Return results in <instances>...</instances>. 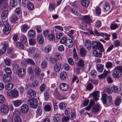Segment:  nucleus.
<instances>
[{
	"mask_svg": "<svg viewBox=\"0 0 122 122\" xmlns=\"http://www.w3.org/2000/svg\"><path fill=\"white\" fill-rule=\"evenodd\" d=\"M61 63L59 62L55 64L54 66V70L56 72H58L60 71L61 66Z\"/></svg>",
	"mask_w": 122,
	"mask_h": 122,
	"instance_id": "obj_10",
	"label": "nucleus"
},
{
	"mask_svg": "<svg viewBox=\"0 0 122 122\" xmlns=\"http://www.w3.org/2000/svg\"><path fill=\"white\" fill-rule=\"evenodd\" d=\"M41 70L40 69L39 67H36L35 69V72L37 76H39V74L41 73Z\"/></svg>",
	"mask_w": 122,
	"mask_h": 122,
	"instance_id": "obj_49",
	"label": "nucleus"
},
{
	"mask_svg": "<svg viewBox=\"0 0 122 122\" xmlns=\"http://www.w3.org/2000/svg\"><path fill=\"white\" fill-rule=\"evenodd\" d=\"M66 43V46L69 48L72 47L73 46V42L72 41L71 39L67 40Z\"/></svg>",
	"mask_w": 122,
	"mask_h": 122,
	"instance_id": "obj_20",
	"label": "nucleus"
},
{
	"mask_svg": "<svg viewBox=\"0 0 122 122\" xmlns=\"http://www.w3.org/2000/svg\"><path fill=\"white\" fill-rule=\"evenodd\" d=\"M27 96L29 98L34 97L36 95V93L35 91L32 90H30L27 92Z\"/></svg>",
	"mask_w": 122,
	"mask_h": 122,
	"instance_id": "obj_5",
	"label": "nucleus"
},
{
	"mask_svg": "<svg viewBox=\"0 0 122 122\" xmlns=\"http://www.w3.org/2000/svg\"><path fill=\"white\" fill-rule=\"evenodd\" d=\"M11 30L10 27H4L3 30V32L5 34H7L10 32Z\"/></svg>",
	"mask_w": 122,
	"mask_h": 122,
	"instance_id": "obj_24",
	"label": "nucleus"
},
{
	"mask_svg": "<svg viewBox=\"0 0 122 122\" xmlns=\"http://www.w3.org/2000/svg\"><path fill=\"white\" fill-rule=\"evenodd\" d=\"M85 46L87 50H90L91 49V44L89 40H87L86 41Z\"/></svg>",
	"mask_w": 122,
	"mask_h": 122,
	"instance_id": "obj_15",
	"label": "nucleus"
},
{
	"mask_svg": "<svg viewBox=\"0 0 122 122\" xmlns=\"http://www.w3.org/2000/svg\"><path fill=\"white\" fill-rule=\"evenodd\" d=\"M12 96L14 97H16L18 96L19 93L17 90L13 89L11 91Z\"/></svg>",
	"mask_w": 122,
	"mask_h": 122,
	"instance_id": "obj_23",
	"label": "nucleus"
},
{
	"mask_svg": "<svg viewBox=\"0 0 122 122\" xmlns=\"http://www.w3.org/2000/svg\"><path fill=\"white\" fill-rule=\"evenodd\" d=\"M115 70L112 74L113 76L115 78H118L121 75V72L122 73V67L118 66L115 68Z\"/></svg>",
	"mask_w": 122,
	"mask_h": 122,
	"instance_id": "obj_1",
	"label": "nucleus"
},
{
	"mask_svg": "<svg viewBox=\"0 0 122 122\" xmlns=\"http://www.w3.org/2000/svg\"><path fill=\"white\" fill-rule=\"evenodd\" d=\"M1 44L2 47L0 49V56L6 52V48L8 46V44L7 42L1 43Z\"/></svg>",
	"mask_w": 122,
	"mask_h": 122,
	"instance_id": "obj_3",
	"label": "nucleus"
},
{
	"mask_svg": "<svg viewBox=\"0 0 122 122\" xmlns=\"http://www.w3.org/2000/svg\"><path fill=\"white\" fill-rule=\"evenodd\" d=\"M118 27V26L116 24L112 23L111 24L110 28L111 30H115Z\"/></svg>",
	"mask_w": 122,
	"mask_h": 122,
	"instance_id": "obj_52",
	"label": "nucleus"
},
{
	"mask_svg": "<svg viewBox=\"0 0 122 122\" xmlns=\"http://www.w3.org/2000/svg\"><path fill=\"white\" fill-rule=\"evenodd\" d=\"M27 7L28 9L29 10H32L34 8V5L31 2H29L27 3Z\"/></svg>",
	"mask_w": 122,
	"mask_h": 122,
	"instance_id": "obj_37",
	"label": "nucleus"
},
{
	"mask_svg": "<svg viewBox=\"0 0 122 122\" xmlns=\"http://www.w3.org/2000/svg\"><path fill=\"white\" fill-rule=\"evenodd\" d=\"M75 32V31L73 30H71L69 31V32L68 33L67 35L71 38H73V34Z\"/></svg>",
	"mask_w": 122,
	"mask_h": 122,
	"instance_id": "obj_45",
	"label": "nucleus"
},
{
	"mask_svg": "<svg viewBox=\"0 0 122 122\" xmlns=\"http://www.w3.org/2000/svg\"><path fill=\"white\" fill-rule=\"evenodd\" d=\"M83 20L84 22L86 23L89 24L91 23L92 22V20L89 15H86L83 16Z\"/></svg>",
	"mask_w": 122,
	"mask_h": 122,
	"instance_id": "obj_9",
	"label": "nucleus"
},
{
	"mask_svg": "<svg viewBox=\"0 0 122 122\" xmlns=\"http://www.w3.org/2000/svg\"><path fill=\"white\" fill-rule=\"evenodd\" d=\"M17 2L16 0H10V6L14 7L16 5Z\"/></svg>",
	"mask_w": 122,
	"mask_h": 122,
	"instance_id": "obj_34",
	"label": "nucleus"
},
{
	"mask_svg": "<svg viewBox=\"0 0 122 122\" xmlns=\"http://www.w3.org/2000/svg\"><path fill=\"white\" fill-rule=\"evenodd\" d=\"M99 92L98 91H96L92 93L94 99L96 101H97L99 97Z\"/></svg>",
	"mask_w": 122,
	"mask_h": 122,
	"instance_id": "obj_13",
	"label": "nucleus"
},
{
	"mask_svg": "<svg viewBox=\"0 0 122 122\" xmlns=\"http://www.w3.org/2000/svg\"><path fill=\"white\" fill-rule=\"evenodd\" d=\"M44 109L46 111L49 112L51 110V107L50 105H46L44 106Z\"/></svg>",
	"mask_w": 122,
	"mask_h": 122,
	"instance_id": "obj_61",
	"label": "nucleus"
},
{
	"mask_svg": "<svg viewBox=\"0 0 122 122\" xmlns=\"http://www.w3.org/2000/svg\"><path fill=\"white\" fill-rule=\"evenodd\" d=\"M67 73L64 71L61 72L60 75V78L62 80H65L67 76Z\"/></svg>",
	"mask_w": 122,
	"mask_h": 122,
	"instance_id": "obj_17",
	"label": "nucleus"
},
{
	"mask_svg": "<svg viewBox=\"0 0 122 122\" xmlns=\"http://www.w3.org/2000/svg\"><path fill=\"white\" fill-rule=\"evenodd\" d=\"M18 75L20 77H22L25 75V70L23 68H20L18 71Z\"/></svg>",
	"mask_w": 122,
	"mask_h": 122,
	"instance_id": "obj_11",
	"label": "nucleus"
},
{
	"mask_svg": "<svg viewBox=\"0 0 122 122\" xmlns=\"http://www.w3.org/2000/svg\"><path fill=\"white\" fill-rule=\"evenodd\" d=\"M18 18L16 15H12L10 18L11 21L12 23H14L18 20Z\"/></svg>",
	"mask_w": 122,
	"mask_h": 122,
	"instance_id": "obj_30",
	"label": "nucleus"
},
{
	"mask_svg": "<svg viewBox=\"0 0 122 122\" xmlns=\"http://www.w3.org/2000/svg\"><path fill=\"white\" fill-rule=\"evenodd\" d=\"M13 72L15 73H16L18 71L19 66L18 64H15L13 65Z\"/></svg>",
	"mask_w": 122,
	"mask_h": 122,
	"instance_id": "obj_35",
	"label": "nucleus"
},
{
	"mask_svg": "<svg viewBox=\"0 0 122 122\" xmlns=\"http://www.w3.org/2000/svg\"><path fill=\"white\" fill-rule=\"evenodd\" d=\"M61 119L60 115L56 113L55 114L53 117V121L54 122H59Z\"/></svg>",
	"mask_w": 122,
	"mask_h": 122,
	"instance_id": "obj_14",
	"label": "nucleus"
},
{
	"mask_svg": "<svg viewBox=\"0 0 122 122\" xmlns=\"http://www.w3.org/2000/svg\"><path fill=\"white\" fill-rule=\"evenodd\" d=\"M103 65L100 64H98L97 65V71L100 72H102L103 70Z\"/></svg>",
	"mask_w": 122,
	"mask_h": 122,
	"instance_id": "obj_32",
	"label": "nucleus"
},
{
	"mask_svg": "<svg viewBox=\"0 0 122 122\" xmlns=\"http://www.w3.org/2000/svg\"><path fill=\"white\" fill-rule=\"evenodd\" d=\"M14 85L12 83H9L6 85L5 88L6 90H9L11 89L13 87Z\"/></svg>",
	"mask_w": 122,
	"mask_h": 122,
	"instance_id": "obj_29",
	"label": "nucleus"
},
{
	"mask_svg": "<svg viewBox=\"0 0 122 122\" xmlns=\"http://www.w3.org/2000/svg\"><path fill=\"white\" fill-rule=\"evenodd\" d=\"M107 97V95L105 94H103L102 95L101 99L102 102L104 104H106V103Z\"/></svg>",
	"mask_w": 122,
	"mask_h": 122,
	"instance_id": "obj_27",
	"label": "nucleus"
},
{
	"mask_svg": "<svg viewBox=\"0 0 122 122\" xmlns=\"http://www.w3.org/2000/svg\"><path fill=\"white\" fill-rule=\"evenodd\" d=\"M66 41L67 40L66 37H63L60 40V42L61 44H63L66 43Z\"/></svg>",
	"mask_w": 122,
	"mask_h": 122,
	"instance_id": "obj_63",
	"label": "nucleus"
},
{
	"mask_svg": "<svg viewBox=\"0 0 122 122\" xmlns=\"http://www.w3.org/2000/svg\"><path fill=\"white\" fill-rule=\"evenodd\" d=\"M3 79L4 81L6 83L9 81L11 78L7 74H5L3 75Z\"/></svg>",
	"mask_w": 122,
	"mask_h": 122,
	"instance_id": "obj_18",
	"label": "nucleus"
},
{
	"mask_svg": "<svg viewBox=\"0 0 122 122\" xmlns=\"http://www.w3.org/2000/svg\"><path fill=\"white\" fill-rule=\"evenodd\" d=\"M36 43V40L34 38H31L29 40V43L30 45L33 46Z\"/></svg>",
	"mask_w": 122,
	"mask_h": 122,
	"instance_id": "obj_43",
	"label": "nucleus"
},
{
	"mask_svg": "<svg viewBox=\"0 0 122 122\" xmlns=\"http://www.w3.org/2000/svg\"><path fill=\"white\" fill-rule=\"evenodd\" d=\"M29 109V107L26 104L22 105L20 107V111L22 113H26L27 112Z\"/></svg>",
	"mask_w": 122,
	"mask_h": 122,
	"instance_id": "obj_7",
	"label": "nucleus"
},
{
	"mask_svg": "<svg viewBox=\"0 0 122 122\" xmlns=\"http://www.w3.org/2000/svg\"><path fill=\"white\" fill-rule=\"evenodd\" d=\"M90 73L91 76L93 77H95L97 75V72L94 70H92Z\"/></svg>",
	"mask_w": 122,
	"mask_h": 122,
	"instance_id": "obj_60",
	"label": "nucleus"
},
{
	"mask_svg": "<svg viewBox=\"0 0 122 122\" xmlns=\"http://www.w3.org/2000/svg\"><path fill=\"white\" fill-rule=\"evenodd\" d=\"M73 52L74 53L73 57L75 60H77L78 56L77 55V52L75 48H74L73 49Z\"/></svg>",
	"mask_w": 122,
	"mask_h": 122,
	"instance_id": "obj_56",
	"label": "nucleus"
},
{
	"mask_svg": "<svg viewBox=\"0 0 122 122\" xmlns=\"http://www.w3.org/2000/svg\"><path fill=\"white\" fill-rule=\"evenodd\" d=\"M26 62L27 64H29L32 66H34L35 63L34 61L31 59L29 58L26 60Z\"/></svg>",
	"mask_w": 122,
	"mask_h": 122,
	"instance_id": "obj_44",
	"label": "nucleus"
},
{
	"mask_svg": "<svg viewBox=\"0 0 122 122\" xmlns=\"http://www.w3.org/2000/svg\"><path fill=\"white\" fill-rule=\"evenodd\" d=\"M59 87L61 90L64 91H67L69 88L68 85L65 83H60L59 85Z\"/></svg>",
	"mask_w": 122,
	"mask_h": 122,
	"instance_id": "obj_4",
	"label": "nucleus"
},
{
	"mask_svg": "<svg viewBox=\"0 0 122 122\" xmlns=\"http://www.w3.org/2000/svg\"><path fill=\"white\" fill-rule=\"evenodd\" d=\"M102 25L101 21L99 20H97L95 26L97 28H99Z\"/></svg>",
	"mask_w": 122,
	"mask_h": 122,
	"instance_id": "obj_57",
	"label": "nucleus"
},
{
	"mask_svg": "<svg viewBox=\"0 0 122 122\" xmlns=\"http://www.w3.org/2000/svg\"><path fill=\"white\" fill-rule=\"evenodd\" d=\"M28 36L31 37H33L35 36V33L34 31L32 30H30L28 32Z\"/></svg>",
	"mask_w": 122,
	"mask_h": 122,
	"instance_id": "obj_36",
	"label": "nucleus"
},
{
	"mask_svg": "<svg viewBox=\"0 0 122 122\" xmlns=\"http://www.w3.org/2000/svg\"><path fill=\"white\" fill-rule=\"evenodd\" d=\"M89 3V0H81V3L82 5L85 7H87Z\"/></svg>",
	"mask_w": 122,
	"mask_h": 122,
	"instance_id": "obj_21",
	"label": "nucleus"
},
{
	"mask_svg": "<svg viewBox=\"0 0 122 122\" xmlns=\"http://www.w3.org/2000/svg\"><path fill=\"white\" fill-rule=\"evenodd\" d=\"M0 110L1 112L4 113H7L9 112L8 107L5 104H3L1 106Z\"/></svg>",
	"mask_w": 122,
	"mask_h": 122,
	"instance_id": "obj_6",
	"label": "nucleus"
},
{
	"mask_svg": "<svg viewBox=\"0 0 122 122\" xmlns=\"http://www.w3.org/2000/svg\"><path fill=\"white\" fill-rule=\"evenodd\" d=\"M107 73V71H104L103 74L98 75V77L101 78H103L105 77L106 76Z\"/></svg>",
	"mask_w": 122,
	"mask_h": 122,
	"instance_id": "obj_53",
	"label": "nucleus"
},
{
	"mask_svg": "<svg viewBox=\"0 0 122 122\" xmlns=\"http://www.w3.org/2000/svg\"><path fill=\"white\" fill-rule=\"evenodd\" d=\"M71 112V110L70 108H67L65 111V115L66 116H67L68 117H69Z\"/></svg>",
	"mask_w": 122,
	"mask_h": 122,
	"instance_id": "obj_40",
	"label": "nucleus"
},
{
	"mask_svg": "<svg viewBox=\"0 0 122 122\" xmlns=\"http://www.w3.org/2000/svg\"><path fill=\"white\" fill-rule=\"evenodd\" d=\"M47 63L45 60L43 61L41 63V66L42 68H44L46 67L47 66Z\"/></svg>",
	"mask_w": 122,
	"mask_h": 122,
	"instance_id": "obj_50",
	"label": "nucleus"
},
{
	"mask_svg": "<svg viewBox=\"0 0 122 122\" xmlns=\"http://www.w3.org/2000/svg\"><path fill=\"white\" fill-rule=\"evenodd\" d=\"M48 39L50 41H53L55 39V36L51 34H49L48 36Z\"/></svg>",
	"mask_w": 122,
	"mask_h": 122,
	"instance_id": "obj_59",
	"label": "nucleus"
},
{
	"mask_svg": "<svg viewBox=\"0 0 122 122\" xmlns=\"http://www.w3.org/2000/svg\"><path fill=\"white\" fill-rule=\"evenodd\" d=\"M21 104V101L19 100H15L13 102V104L15 107L19 106Z\"/></svg>",
	"mask_w": 122,
	"mask_h": 122,
	"instance_id": "obj_31",
	"label": "nucleus"
},
{
	"mask_svg": "<svg viewBox=\"0 0 122 122\" xmlns=\"http://www.w3.org/2000/svg\"><path fill=\"white\" fill-rule=\"evenodd\" d=\"M94 103L95 102L92 99L90 101L89 106L85 108V109L87 110H89L90 109L92 106L94 105Z\"/></svg>",
	"mask_w": 122,
	"mask_h": 122,
	"instance_id": "obj_25",
	"label": "nucleus"
},
{
	"mask_svg": "<svg viewBox=\"0 0 122 122\" xmlns=\"http://www.w3.org/2000/svg\"><path fill=\"white\" fill-rule=\"evenodd\" d=\"M77 66L81 67H83L84 66V61L82 59L80 60L77 62Z\"/></svg>",
	"mask_w": 122,
	"mask_h": 122,
	"instance_id": "obj_41",
	"label": "nucleus"
},
{
	"mask_svg": "<svg viewBox=\"0 0 122 122\" xmlns=\"http://www.w3.org/2000/svg\"><path fill=\"white\" fill-rule=\"evenodd\" d=\"M29 28V27L26 25L25 24L22 27V30L23 31L26 32Z\"/></svg>",
	"mask_w": 122,
	"mask_h": 122,
	"instance_id": "obj_58",
	"label": "nucleus"
},
{
	"mask_svg": "<svg viewBox=\"0 0 122 122\" xmlns=\"http://www.w3.org/2000/svg\"><path fill=\"white\" fill-rule=\"evenodd\" d=\"M42 108L41 107H38L36 111V114L37 115L39 116L42 114Z\"/></svg>",
	"mask_w": 122,
	"mask_h": 122,
	"instance_id": "obj_47",
	"label": "nucleus"
},
{
	"mask_svg": "<svg viewBox=\"0 0 122 122\" xmlns=\"http://www.w3.org/2000/svg\"><path fill=\"white\" fill-rule=\"evenodd\" d=\"M20 41L23 43H26L27 42V39L26 36L24 35L20 37Z\"/></svg>",
	"mask_w": 122,
	"mask_h": 122,
	"instance_id": "obj_42",
	"label": "nucleus"
},
{
	"mask_svg": "<svg viewBox=\"0 0 122 122\" xmlns=\"http://www.w3.org/2000/svg\"><path fill=\"white\" fill-rule=\"evenodd\" d=\"M38 84V81L35 80L31 84L32 87H37Z\"/></svg>",
	"mask_w": 122,
	"mask_h": 122,
	"instance_id": "obj_64",
	"label": "nucleus"
},
{
	"mask_svg": "<svg viewBox=\"0 0 122 122\" xmlns=\"http://www.w3.org/2000/svg\"><path fill=\"white\" fill-rule=\"evenodd\" d=\"M8 11H3L1 14V18L3 19H5L8 16Z\"/></svg>",
	"mask_w": 122,
	"mask_h": 122,
	"instance_id": "obj_33",
	"label": "nucleus"
},
{
	"mask_svg": "<svg viewBox=\"0 0 122 122\" xmlns=\"http://www.w3.org/2000/svg\"><path fill=\"white\" fill-rule=\"evenodd\" d=\"M44 100L45 101H47L49 97V95L48 93L47 92H46L44 93Z\"/></svg>",
	"mask_w": 122,
	"mask_h": 122,
	"instance_id": "obj_62",
	"label": "nucleus"
},
{
	"mask_svg": "<svg viewBox=\"0 0 122 122\" xmlns=\"http://www.w3.org/2000/svg\"><path fill=\"white\" fill-rule=\"evenodd\" d=\"M80 27L82 30H85L87 28L86 23L84 22H82L80 25Z\"/></svg>",
	"mask_w": 122,
	"mask_h": 122,
	"instance_id": "obj_38",
	"label": "nucleus"
},
{
	"mask_svg": "<svg viewBox=\"0 0 122 122\" xmlns=\"http://www.w3.org/2000/svg\"><path fill=\"white\" fill-rule=\"evenodd\" d=\"M87 51L84 48H82L80 49V53L81 56L84 57L86 55Z\"/></svg>",
	"mask_w": 122,
	"mask_h": 122,
	"instance_id": "obj_19",
	"label": "nucleus"
},
{
	"mask_svg": "<svg viewBox=\"0 0 122 122\" xmlns=\"http://www.w3.org/2000/svg\"><path fill=\"white\" fill-rule=\"evenodd\" d=\"M9 6L8 4H4L3 5V6L2 7V9L3 11H8V8Z\"/></svg>",
	"mask_w": 122,
	"mask_h": 122,
	"instance_id": "obj_48",
	"label": "nucleus"
},
{
	"mask_svg": "<svg viewBox=\"0 0 122 122\" xmlns=\"http://www.w3.org/2000/svg\"><path fill=\"white\" fill-rule=\"evenodd\" d=\"M97 47L98 48V50H99L100 49L101 52H104V49L103 48V45L100 42H98V44L97 46Z\"/></svg>",
	"mask_w": 122,
	"mask_h": 122,
	"instance_id": "obj_46",
	"label": "nucleus"
},
{
	"mask_svg": "<svg viewBox=\"0 0 122 122\" xmlns=\"http://www.w3.org/2000/svg\"><path fill=\"white\" fill-rule=\"evenodd\" d=\"M100 106L99 105H96L92 108V111L93 112H99L100 109Z\"/></svg>",
	"mask_w": 122,
	"mask_h": 122,
	"instance_id": "obj_16",
	"label": "nucleus"
},
{
	"mask_svg": "<svg viewBox=\"0 0 122 122\" xmlns=\"http://www.w3.org/2000/svg\"><path fill=\"white\" fill-rule=\"evenodd\" d=\"M94 56L98 57H100L102 56V53L101 52H99L97 51L96 49H95L93 51Z\"/></svg>",
	"mask_w": 122,
	"mask_h": 122,
	"instance_id": "obj_28",
	"label": "nucleus"
},
{
	"mask_svg": "<svg viewBox=\"0 0 122 122\" xmlns=\"http://www.w3.org/2000/svg\"><path fill=\"white\" fill-rule=\"evenodd\" d=\"M5 98L2 95H0V103L3 104L5 102Z\"/></svg>",
	"mask_w": 122,
	"mask_h": 122,
	"instance_id": "obj_54",
	"label": "nucleus"
},
{
	"mask_svg": "<svg viewBox=\"0 0 122 122\" xmlns=\"http://www.w3.org/2000/svg\"><path fill=\"white\" fill-rule=\"evenodd\" d=\"M36 40L37 42L39 44H42L44 41L43 36L41 34L37 35L36 37Z\"/></svg>",
	"mask_w": 122,
	"mask_h": 122,
	"instance_id": "obj_8",
	"label": "nucleus"
},
{
	"mask_svg": "<svg viewBox=\"0 0 122 122\" xmlns=\"http://www.w3.org/2000/svg\"><path fill=\"white\" fill-rule=\"evenodd\" d=\"M111 5L108 2H105L103 6V10L105 12L108 11L110 8Z\"/></svg>",
	"mask_w": 122,
	"mask_h": 122,
	"instance_id": "obj_12",
	"label": "nucleus"
},
{
	"mask_svg": "<svg viewBox=\"0 0 122 122\" xmlns=\"http://www.w3.org/2000/svg\"><path fill=\"white\" fill-rule=\"evenodd\" d=\"M93 86L91 83H89L86 86V89L88 90H91L93 88Z\"/></svg>",
	"mask_w": 122,
	"mask_h": 122,
	"instance_id": "obj_51",
	"label": "nucleus"
},
{
	"mask_svg": "<svg viewBox=\"0 0 122 122\" xmlns=\"http://www.w3.org/2000/svg\"><path fill=\"white\" fill-rule=\"evenodd\" d=\"M36 50L35 48L33 47H30L28 50V51L30 53H32L34 52Z\"/></svg>",
	"mask_w": 122,
	"mask_h": 122,
	"instance_id": "obj_55",
	"label": "nucleus"
},
{
	"mask_svg": "<svg viewBox=\"0 0 122 122\" xmlns=\"http://www.w3.org/2000/svg\"><path fill=\"white\" fill-rule=\"evenodd\" d=\"M15 46L16 47L20 49H24V45L19 42H17L15 43Z\"/></svg>",
	"mask_w": 122,
	"mask_h": 122,
	"instance_id": "obj_26",
	"label": "nucleus"
},
{
	"mask_svg": "<svg viewBox=\"0 0 122 122\" xmlns=\"http://www.w3.org/2000/svg\"><path fill=\"white\" fill-rule=\"evenodd\" d=\"M66 104L64 102L60 103L59 105V107L60 109H64L66 107Z\"/></svg>",
	"mask_w": 122,
	"mask_h": 122,
	"instance_id": "obj_39",
	"label": "nucleus"
},
{
	"mask_svg": "<svg viewBox=\"0 0 122 122\" xmlns=\"http://www.w3.org/2000/svg\"><path fill=\"white\" fill-rule=\"evenodd\" d=\"M51 46L48 45L46 46L43 50L46 53H48L51 51Z\"/></svg>",
	"mask_w": 122,
	"mask_h": 122,
	"instance_id": "obj_22",
	"label": "nucleus"
},
{
	"mask_svg": "<svg viewBox=\"0 0 122 122\" xmlns=\"http://www.w3.org/2000/svg\"><path fill=\"white\" fill-rule=\"evenodd\" d=\"M27 104L32 108H35L38 106L37 101L35 99H28L27 101Z\"/></svg>",
	"mask_w": 122,
	"mask_h": 122,
	"instance_id": "obj_2",
	"label": "nucleus"
}]
</instances>
